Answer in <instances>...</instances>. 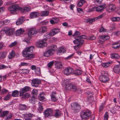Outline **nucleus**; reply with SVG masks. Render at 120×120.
I'll return each mask as SVG.
<instances>
[{"mask_svg": "<svg viewBox=\"0 0 120 120\" xmlns=\"http://www.w3.org/2000/svg\"><path fill=\"white\" fill-rule=\"evenodd\" d=\"M30 88L28 86H26L21 89L20 91V96H22L23 98H28L30 97V95L28 93H26L25 94L24 93L29 90Z\"/></svg>", "mask_w": 120, "mask_h": 120, "instance_id": "1", "label": "nucleus"}, {"mask_svg": "<svg viewBox=\"0 0 120 120\" xmlns=\"http://www.w3.org/2000/svg\"><path fill=\"white\" fill-rule=\"evenodd\" d=\"M51 48L45 52L44 55L45 56L48 57L52 55L57 49V47L56 45H52L51 46Z\"/></svg>", "mask_w": 120, "mask_h": 120, "instance_id": "2", "label": "nucleus"}, {"mask_svg": "<svg viewBox=\"0 0 120 120\" xmlns=\"http://www.w3.org/2000/svg\"><path fill=\"white\" fill-rule=\"evenodd\" d=\"M22 55L26 58V60H31L35 57V55L33 54H30L25 49L22 52Z\"/></svg>", "mask_w": 120, "mask_h": 120, "instance_id": "3", "label": "nucleus"}, {"mask_svg": "<svg viewBox=\"0 0 120 120\" xmlns=\"http://www.w3.org/2000/svg\"><path fill=\"white\" fill-rule=\"evenodd\" d=\"M19 6L16 4L12 5L8 8V10L12 14H14L17 10H19Z\"/></svg>", "mask_w": 120, "mask_h": 120, "instance_id": "4", "label": "nucleus"}, {"mask_svg": "<svg viewBox=\"0 0 120 120\" xmlns=\"http://www.w3.org/2000/svg\"><path fill=\"white\" fill-rule=\"evenodd\" d=\"M91 115V112L89 111L82 112L80 113V116L82 119L87 118Z\"/></svg>", "mask_w": 120, "mask_h": 120, "instance_id": "5", "label": "nucleus"}, {"mask_svg": "<svg viewBox=\"0 0 120 120\" xmlns=\"http://www.w3.org/2000/svg\"><path fill=\"white\" fill-rule=\"evenodd\" d=\"M71 106L72 109L73 110L75 113L78 112L80 109V106L78 103H73Z\"/></svg>", "mask_w": 120, "mask_h": 120, "instance_id": "6", "label": "nucleus"}, {"mask_svg": "<svg viewBox=\"0 0 120 120\" xmlns=\"http://www.w3.org/2000/svg\"><path fill=\"white\" fill-rule=\"evenodd\" d=\"M47 40V39L45 38L42 41H39L37 44V47H38L43 48L46 46L47 45L46 42Z\"/></svg>", "mask_w": 120, "mask_h": 120, "instance_id": "7", "label": "nucleus"}, {"mask_svg": "<svg viewBox=\"0 0 120 120\" xmlns=\"http://www.w3.org/2000/svg\"><path fill=\"white\" fill-rule=\"evenodd\" d=\"M6 30V34L7 35L9 36L12 35L14 31V29L13 28H10L8 27H6L4 30Z\"/></svg>", "mask_w": 120, "mask_h": 120, "instance_id": "8", "label": "nucleus"}, {"mask_svg": "<svg viewBox=\"0 0 120 120\" xmlns=\"http://www.w3.org/2000/svg\"><path fill=\"white\" fill-rule=\"evenodd\" d=\"M73 42L75 44H77V45L74 46V49L76 50H78L80 48L81 46V45L83 43V41H82L79 42L78 41L75 40L73 41Z\"/></svg>", "mask_w": 120, "mask_h": 120, "instance_id": "9", "label": "nucleus"}, {"mask_svg": "<svg viewBox=\"0 0 120 120\" xmlns=\"http://www.w3.org/2000/svg\"><path fill=\"white\" fill-rule=\"evenodd\" d=\"M41 83L40 80L37 79H33L32 81V85L35 87H38L39 84Z\"/></svg>", "mask_w": 120, "mask_h": 120, "instance_id": "10", "label": "nucleus"}, {"mask_svg": "<svg viewBox=\"0 0 120 120\" xmlns=\"http://www.w3.org/2000/svg\"><path fill=\"white\" fill-rule=\"evenodd\" d=\"M106 11L109 12H110L111 11H113L115 10L116 8L115 5L113 4H111L109 5L108 7H107Z\"/></svg>", "mask_w": 120, "mask_h": 120, "instance_id": "11", "label": "nucleus"}, {"mask_svg": "<svg viewBox=\"0 0 120 120\" xmlns=\"http://www.w3.org/2000/svg\"><path fill=\"white\" fill-rule=\"evenodd\" d=\"M117 62L119 64L115 65L113 68L114 72L116 73H118L120 72V62L118 61Z\"/></svg>", "mask_w": 120, "mask_h": 120, "instance_id": "12", "label": "nucleus"}, {"mask_svg": "<svg viewBox=\"0 0 120 120\" xmlns=\"http://www.w3.org/2000/svg\"><path fill=\"white\" fill-rule=\"evenodd\" d=\"M73 69L70 68H68L65 69L63 71V73L65 75H68L74 72Z\"/></svg>", "mask_w": 120, "mask_h": 120, "instance_id": "13", "label": "nucleus"}, {"mask_svg": "<svg viewBox=\"0 0 120 120\" xmlns=\"http://www.w3.org/2000/svg\"><path fill=\"white\" fill-rule=\"evenodd\" d=\"M37 31L35 28L30 29L28 31V35L29 38L31 37V36L37 33Z\"/></svg>", "mask_w": 120, "mask_h": 120, "instance_id": "14", "label": "nucleus"}, {"mask_svg": "<svg viewBox=\"0 0 120 120\" xmlns=\"http://www.w3.org/2000/svg\"><path fill=\"white\" fill-rule=\"evenodd\" d=\"M87 94L88 100L90 101V102H92L94 100V98L93 97V93L90 92H87Z\"/></svg>", "mask_w": 120, "mask_h": 120, "instance_id": "15", "label": "nucleus"}, {"mask_svg": "<svg viewBox=\"0 0 120 120\" xmlns=\"http://www.w3.org/2000/svg\"><path fill=\"white\" fill-rule=\"evenodd\" d=\"M52 110L50 108L47 109L44 112L45 116V117H48L50 116L52 113Z\"/></svg>", "mask_w": 120, "mask_h": 120, "instance_id": "16", "label": "nucleus"}, {"mask_svg": "<svg viewBox=\"0 0 120 120\" xmlns=\"http://www.w3.org/2000/svg\"><path fill=\"white\" fill-rule=\"evenodd\" d=\"M19 10L22 13H26V12L29 11L30 10V8L28 7H24L23 8H19Z\"/></svg>", "mask_w": 120, "mask_h": 120, "instance_id": "17", "label": "nucleus"}, {"mask_svg": "<svg viewBox=\"0 0 120 120\" xmlns=\"http://www.w3.org/2000/svg\"><path fill=\"white\" fill-rule=\"evenodd\" d=\"M40 15V14L38 12H33L30 14V18H33L38 17Z\"/></svg>", "mask_w": 120, "mask_h": 120, "instance_id": "18", "label": "nucleus"}, {"mask_svg": "<svg viewBox=\"0 0 120 120\" xmlns=\"http://www.w3.org/2000/svg\"><path fill=\"white\" fill-rule=\"evenodd\" d=\"M105 8V5H101L96 7V11L97 12H101L103 11Z\"/></svg>", "mask_w": 120, "mask_h": 120, "instance_id": "19", "label": "nucleus"}, {"mask_svg": "<svg viewBox=\"0 0 120 120\" xmlns=\"http://www.w3.org/2000/svg\"><path fill=\"white\" fill-rule=\"evenodd\" d=\"M75 38L76 40H77L79 41L80 42L82 41H83V43L84 42L83 39H85L86 38V37L85 35H82L80 36H78L77 37H75Z\"/></svg>", "mask_w": 120, "mask_h": 120, "instance_id": "20", "label": "nucleus"}, {"mask_svg": "<svg viewBox=\"0 0 120 120\" xmlns=\"http://www.w3.org/2000/svg\"><path fill=\"white\" fill-rule=\"evenodd\" d=\"M47 27L45 26H43L41 27L39 29V32L41 33L46 32L47 30Z\"/></svg>", "mask_w": 120, "mask_h": 120, "instance_id": "21", "label": "nucleus"}, {"mask_svg": "<svg viewBox=\"0 0 120 120\" xmlns=\"http://www.w3.org/2000/svg\"><path fill=\"white\" fill-rule=\"evenodd\" d=\"M65 48L64 47H61L60 48L57 52V54L58 55H60L61 53H64L66 52Z\"/></svg>", "mask_w": 120, "mask_h": 120, "instance_id": "22", "label": "nucleus"}, {"mask_svg": "<svg viewBox=\"0 0 120 120\" xmlns=\"http://www.w3.org/2000/svg\"><path fill=\"white\" fill-rule=\"evenodd\" d=\"M110 57L113 59H119L120 58V56L117 53H113L110 54Z\"/></svg>", "mask_w": 120, "mask_h": 120, "instance_id": "23", "label": "nucleus"}, {"mask_svg": "<svg viewBox=\"0 0 120 120\" xmlns=\"http://www.w3.org/2000/svg\"><path fill=\"white\" fill-rule=\"evenodd\" d=\"M56 67L58 69H60L63 67L62 63L57 61H56Z\"/></svg>", "mask_w": 120, "mask_h": 120, "instance_id": "24", "label": "nucleus"}, {"mask_svg": "<svg viewBox=\"0 0 120 120\" xmlns=\"http://www.w3.org/2000/svg\"><path fill=\"white\" fill-rule=\"evenodd\" d=\"M24 21V17H22L18 20L16 22V24L17 25H19L22 23Z\"/></svg>", "mask_w": 120, "mask_h": 120, "instance_id": "25", "label": "nucleus"}, {"mask_svg": "<svg viewBox=\"0 0 120 120\" xmlns=\"http://www.w3.org/2000/svg\"><path fill=\"white\" fill-rule=\"evenodd\" d=\"M56 92H53L52 93L51 98L52 100L53 101H55L57 100L56 96Z\"/></svg>", "mask_w": 120, "mask_h": 120, "instance_id": "26", "label": "nucleus"}, {"mask_svg": "<svg viewBox=\"0 0 120 120\" xmlns=\"http://www.w3.org/2000/svg\"><path fill=\"white\" fill-rule=\"evenodd\" d=\"M10 22L9 20H6L4 21H3L0 22V27H1L4 25H7Z\"/></svg>", "mask_w": 120, "mask_h": 120, "instance_id": "27", "label": "nucleus"}, {"mask_svg": "<svg viewBox=\"0 0 120 120\" xmlns=\"http://www.w3.org/2000/svg\"><path fill=\"white\" fill-rule=\"evenodd\" d=\"M24 32V30L22 29L18 30L16 32L15 34L16 35H19Z\"/></svg>", "mask_w": 120, "mask_h": 120, "instance_id": "28", "label": "nucleus"}, {"mask_svg": "<svg viewBox=\"0 0 120 120\" xmlns=\"http://www.w3.org/2000/svg\"><path fill=\"white\" fill-rule=\"evenodd\" d=\"M7 52H2L0 53V59L4 58L6 55Z\"/></svg>", "mask_w": 120, "mask_h": 120, "instance_id": "29", "label": "nucleus"}, {"mask_svg": "<svg viewBox=\"0 0 120 120\" xmlns=\"http://www.w3.org/2000/svg\"><path fill=\"white\" fill-rule=\"evenodd\" d=\"M61 112L60 111L58 110H56L54 116L56 117H58L61 116Z\"/></svg>", "mask_w": 120, "mask_h": 120, "instance_id": "30", "label": "nucleus"}, {"mask_svg": "<svg viewBox=\"0 0 120 120\" xmlns=\"http://www.w3.org/2000/svg\"><path fill=\"white\" fill-rule=\"evenodd\" d=\"M110 19L112 22H118L120 20V18L118 17H111Z\"/></svg>", "mask_w": 120, "mask_h": 120, "instance_id": "31", "label": "nucleus"}, {"mask_svg": "<svg viewBox=\"0 0 120 120\" xmlns=\"http://www.w3.org/2000/svg\"><path fill=\"white\" fill-rule=\"evenodd\" d=\"M27 51L29 52H31L34 49V46H29L25 49Z\"/></svg>", "mask_w": 120, "mask_h": 120, "instance_id": "32", "label": "nucleus"}, {"mask_svg": "<svg viewBox=\"0 0 120 120\" xmlns=\"http://www.w3.org/2000/svg\"><path fill=\"white\" fill-rule=\"evenodd\" d=\"M120 46V44L118 42H114L112 45V47L113 48L117 49Z\"/></svg>", "mask_w": 120, "mask_h": 120, "instance_id": "33", "label": "nucleus"}, {"mask_svg": "<svg viewBox=\"0 0 120 120\" xmlns=\"http://www.w3.org/2000/svg\"><path fill=\"white\" fill-rule=\"evenodd\" d=\"M30 103L33 104L36 102L37 100L34 96L30 98Z\"/></svg>", "mask_w": 120, "mask_h": 120, "instance_id": "34", "label": "nucleus"}, {"mask_svg": "<svg viewBox=\"0 0 120 120\" xmlns=\"http://www.w3.org/2000/svg\"><path fill=\"white\" fill-rule=\"evenodd\" d=\"M38 99L39 100L42 101H45V99L44 93H42L40 94V96L38 97Z\"/></svg>", "mask_w": 120, "mask_h": 120, "instance_id": "35", "label": "nucleus"}, {"mask_svg": "<svg viewBox=\"0 0 120 120\" xmlns=\"http://www.w3.org/2000/svg\"><path fill=\"white\" fill-rule=\"evenodd\" d=\"M22 116L24 118H29L33 116V115L30 113L26 114H23L22 115Z\"/></svg>", "mask_w": 120, "mask_h": 120, "instance_id": "36", "label": "nucleus"}, {"mask_svg": "<svg viewBox=\"0 0 120 120\" xmlns=\"http://www.w3.org/2000/svg\"><path fill=\"white\" fill-rule=\"evenodd\" d=\"M19 109L21 110H25L26 109L27 106L25 105L20 104L19 106Z\"/></svg>", "mask_w": 120, "mask_h": 120, "instance_id": "37", "label": "nucleus"}, {"mask_svg": "<svg viewBox=\"0 0 120 120\" xmlns=\"http://www.w3.org/2000/svg\"><path fill=\"white\" fill-rule=\"evenodd\" d=\"M8 111H5L2 112L1 110L0 111V116L2 117H4L8 114Z\"/></svg>", "mask_w": 120, "mask_h": 120, "instance_id": "38", "label": "nucleus"}, {"mask_svg": "<svg viewBox=\"0 0 120 120\" xmlns=\"http://www.w3.org/2000/svg\"><path fill=\"white\" fill-rule=\"evenodd\" d=\"M49 13V12L47 11H43L41 12L40 15L41 16H47Z\"/></svg>", "mask_w": 120, "mask_h": 120, "instance_id": "39", "label": "nucleus"}, {"mask_svg": "<svg viewBox=\"0 0 120 120\" xmlns=\"http://www.w3.org/2000/svg\"><path fill=\"white\" fill-rule=\"evenodd\" d=\"M12 96L14 97L17 96L19 94V91L17 90H15L13 92Z\"/></svg>", "mask_w": 120, "mask_h": 120, "instance_id": "40", "label": "nucleus"}, {"mask_svg": "<svg viewBox=\"0 0 120 120\" xmlns=\"http://www.w3.org/2000/svg\"><path fill=\"white\" fill-rule=\"evenodd\" d=\"M85 1L83 0H80L79 2L78 6L79 7H80L85 3Z\"/></svg>", "mask_w": 120, "mask_h": 120, "instance_id": "41", "label": "nucleus"}, {"mask_svg": "<svg viewBox=\"0 0 120 120\" xmlns=\"http://www.w3.org/2000/svg\"><path fill=\"white\" fill-rule=\"evenodd\" d=\"M105 76L104 75H102L100 77L99 79L102 82L104 83L105 82Z\"/></svg>", "mask_w": 120, "mask_h": 120, "instance_id": "42", "label": "nucleus"}, {"mask_svg": "<svg viewBox=\"0 0 120 120\" xmlns=\"http://www.w3.org/2000/svg\"><path fill=\"white\" fill-rule=\"evenodd\" d=\"M15 55V52L13 51L8 56V57L9 59H11Z\"/></svg>", "mask_w": 120, "mask_h": 120, "instance_id": "43", "label": "nucleus"}, {"mask_svg": "<svg viewBox=\"0 0 120 120\" xmlns=\"http://www.w3.org/2000/svg\"><path fill=\"white\" fill-rule=\"evenodd\" d=\"M99 39L100 41L102 42H103L105 41V35H101L99 37Z\"/></svg>", "mask_w": 120, "mask_h": 120, "instance_id": "44", "label": "nucleus"}, {"mask_svg": "<svg viewBox=\"0 0 120 120\" xmlns=\"http://www.w3.org/2000/svg\"><path fill=\"white\" fill-rule=\"evenodd\" d=\"M82 72V71L79 70H77L75 71L74 74L77 75H80Z\"/></svg>", "mask_w": 120, "mask_h": 120, "instance_id": "45", "label": "nucleus"}, {"mask_svg": "<svg viewBox=\"0 0 120 120\" xmlns=\"http://www.w3.org/2000/svg\"><path fill=\"white\" fill-rule=\"evenodd\" d=\"M72 84H68L64 85L65 86V89L66 90H68L71 89V86Z\"/></svg>", "mask_w": 120, "mask_h": 120, "instance_id": "46", "label": "nucleus"}, {"mask_svg": "<svg viewBox=\"0 0 120 120\" xmlns=\"http://www.w3.org/2000/svg\"><path fill=\"white\" fill-rule=\"evenodd\" d=\"M71 89H72L74 91H75L77 90V87L75 85L72 84L71 86Z\"/></svg>", "mask_w": 120, "mask_h": 120, "instance_id": "47", "label": "nucleus"}, {"mask_svg": "<svg viewBox=\"0 0 120 120\" xmlns=\"http://www.w3.org/2000/svg\"><path fill=\"white\" fill-rule=\"evenodd\" d=\"M80 34V33L78 31H76L73 35V36L74 37V38L75 39V37H77Z\"/></svg>", "mask_w": 120, "mask_h": 120, "instance_id": "48", "label": "nucleus"}, {"mask_svg": "<svg viewBox=\"0 0 120 120\" xmlns=\"http://www.w3.org/2000/svg\"><path fill=\"white\" fill-rule=\"evenodd\" d=\"M105 15V14L104 13H103L102 14H101L100 15L98 16L95 18V19L96 20H97L99 19H101Z\"/></svg>", "mask_w": 120, "mask_h": 120, "instance_id": "49", "label": "nucleus"}, {"mask_svg": "<svg viewBox=\"0 0 120 120\" xmlns=\"http://www.w3.org/2000/svg\"><path fill=\"white\" fill-rule=\"evenodd\" d=\"M6 27H4L2 30H1L0 32V36H2L4 34H6V30H4V28Z\"/></svg>", "mask_w": 120, "mask_h": 120, "instance_id": "50", "label": "nucleus"}, {"mask_svg": "<svg viewBox=\"0 0 120 120\" xmlns=\"http://www.w3.org/2000/svg\"><path fill=\"white\" fill-rule=\"evenodd\" d=\"M38 93V90H37L34 89L32 91V94L34 96H36Z\"/></svg>", "mask_w": 120, "mask_h": 120, "instance_id": "51", "label": "nucleus"}, {"mask_svg": "<svg viewBox=\"0 0 120 120\" xmlns=\"http://www.w3.org/2000/svg\"><path fill=\"white\" fill-rule=\"evenodd\" d=\"M41 103L40 102L38 103L39 106L38 109L39 111H42L43 109V107L41 105Z\"/></svg>", "mask_w": 120, "mask_h": 120, "instance_id": "52", "label": "nucleus"}, {"mask_svg": "<svg viewBox=\"0 0 120 120\" xmlns=\"http://www.w3.org/2000/svg\"><path fill=\"white\" fill-rule=\"evenodd\" d=\"M56 34V33H55L53 31V30H52V31H51L49 34H47L48 35H49L50 36H52L55 34Z\"/></svg>", "mask_w": 120, "mask_h": 120, "instance_id": "53", "label": "nucleus"}, {"mask_svg": "<svg viewBox=\"0 0 120 120\" xmlns=\"http://www.w3.org/2000/svg\"><path fill=\"white\" fill-rule=\"evenodd\" d=\"M112 63V61H110L105 62V68L108 67Z\"/></svg>", "mask_w": 120, "mask_h": 120, "instance_id": "54", "label": "nucleus"}, {"mask_svg": "<svg viewBox=\"0 0 120 120\" xmlns=\"http://www.w3.org/2000/svg\"><path fill=\"white\" fill-rule=\"evenodd\" d=\"M35 72L36 73L39 75L40 74V69L39 68H37L36 69Z\"/></svg>", "mask_w": 120, "mask_h": 120, "instance_id": "55", "label": "nucleus"}, {"mask_svg": "<svg viewBox=\"0 0 120 120\" xmlns=\"http://www.w3.org/2000/svg\"><path fill=\"white\" fill-rule=\"evenodd\" d=\"M109 75L108 73L107 72V73L105 72V82L109 80Z\"/></svg>", "mask_w": 120, "mask_h": 120, "instance_id": "56", "label": "nucleus"}, {"mask_svg": "<svg viewBox=\"0 0 120 120\" xmlns=\"http://www.w3.org/2000/svg\"><path fill=\"white\" fill-rule=\"evenodd\" d=\"M69 82V80L68 79H65L64 80L63 82V85H65L68 84Z\"/></svg>", "mask_w": 120, "mask_h": 120, "instance_id": "57", "label": "nucleus"}, {"mask_svg": "<svg viewBox=\"0 0 120 120\" xmlns=\"http://www.w3.org/2000/svg\"><path fill=\"white\" fill-rule=\"evenodd\" d=\"M11 96L10 94H8L7 96L4 98V99L6 100H8Z\"/></svg>", "mask_w": 120, "mask_h": 120, "instance_id": "58", "label": "nucleus"}, {"mask_svg": "<svg viewBox=\"0 0 120 120\" xmlns=\"http://www.w3.org/2000/svg\"><path fill=\"white\" fill-rule=\"evenodd\" d=\"M23 41L26 42L28 44L30 43V39L27 38H25Z\"/></svg>", "mask_w": 120, "mask_h": 120, "instance_id": "59", "label": "nucleus"}, {"mask_svg": "<svg viewBox=\"0 0 120 120\" xmlns=\"http://www.w3.org/2000/svg\"><path fill=\"white\" fill-rule=\"evenodd\" d=\"M17 42L16 41H15L9 45V47H11L14 46L15 45L17 44Z\"/></svg>", "mask_w": 120, "mask_h": 120, "instance_id": "60", "label": "nucleus"}, {"mask_svg": "<svg viewBox=\"0 0 120 120\" xmlns=\"http://www.w3.org/2000/svg\"><path fill=\"white\" fill-rule=\"evenodd\" d=\"M22 70V72L24 74H26L29 72V70L27 69H23Z\"/></svg>", "mask_w": 120, "mask_h": 120, "instance_id": "61", "label": "nucleus"}, {"mask_svg": "<svg viewBox=\"0 0 120 120\" xmlns=\"http://www.w3.org/2000/svg\"><path fill=\"white\" fill-rule=\"evenodd\" d=\"M8 68V67L7 66H5L4 65L0 66V69H4Z\"/></svg>", "mask_w": 120, "mask_h": 120, "instance_id": "62", "label": "nucleus"}, {"mask_svg": "<svg viewBox=\"0 0 120 120\" xmlns=\"http://www.w3.org/2000/svg\"><path fill=\"white\" fill-rule=\"evenodd\" d=\"M75 91H76L77 93L79 94H80L82 92L81 90L80 89H79L78 88L77 89V90Z\"/></svg>", "mask_w": 120, "mask_h": 120, "instance_id": "63", "label": "nucleus"}, {"mask_svg": "<svg viewBox=\"0 0 120 120\" xmlns=\"http://www.w3.org/2000/svg\"><path fill=\"white\" fill-rule=\"evenodd\" d=\"M114 34L116 36H117L120 35V31H116L114 32Z\"/></svg>", "mask_w": 120, "mask_h": 120, "instance_id": "64", "label": "nucleus"}]
</instances>
